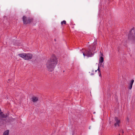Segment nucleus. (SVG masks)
<instances>
[{"label":"nucleus","mask_w":135,"mask_h":135,"mask_svg":"<svg viewBox=\"0 0 135 135\" xmlns=\"http://www.w3.org/2000/svg\"><path fill=\"white\" fill-rule=\"evenodd\" d=\"M134 80H132L130 82L129 86H128V88L129 89H131L132 86L134 82Z\"/></svg>","instance_id":"8"},{"label":"nucleus","mask_w":135,"mask_h":135,"mask_svg":"<svg viewBox=\"0 0 135 135\" xmlns=\"http://www.w3.org/2000/svg\"><path fill=\"white\" fill-rule=\"evenodd\" d=\"M57 63V59L55 56H52L48 60L46 63V67L50 71H52Z\"/></svg>","instance_id":"1"},{"label":"nucleus","mask_w":135,"mask_h":135,"mask_svg":"<svg viewBox=\"0 0 135 135\" xmlns=\"http://www.w3.org/2000/svg\"><path fill=\"white\" fill-rule=\"evenodd\" d=\"M66 21L65 20H64L61 22V25H62L64 24H65L66 23Z\"/></svg>","instance_id":"11"},{"label":"nucleus","mask_w":135,"mask_h":135,"mask_svg":"<svg viewBox=\"0 0 135 135\" xmlns=\"http://www.w3.org/2000/svg\"><path fill=\"white\" fill-rule=\"evenodd\" d=\"M126 120L128 122H129V118L128 117H127V118H126Z\"/></svg>","instance_id":"12"},{"label":"nucleus","mask_w":135,"mask_h":135,"mask_svg":"<svg viewBox=\"0 0 135 135\" xmlns=\"http://www.w3.org/2000/svg\"><path fill=\"white\" fill-rule=\"evenodd\" d=\"M130 32L129 34H128V38H129V36H130Z\"/></svg>","instance_id":"13"},{"label":"nucleus","mask_w":135,"mask_h":135,"mask_svg":"<svg viewBox=\"0 0 135 135\" xmlns=\"http://www.w3.org/2000/svg\"><path fill=\"white\" fill-rule=\"evenodd\" d=\"M9 130H7L4 132L3 135H8L9 134Z\"/></svg>","instance_id":"10"},{"label":"nucleus","mask_w":135,"mask_h":135,"mask_svg":"<svg viewBox=\"0 0 135 135\" xmlns=\"http://www.w3.org/2000/svg\"><path fill=\"white\" fill-rule=\"evenodd\" d=\"M97 44L96 40L94 41V43L92 44V47H90L89 49H86L84 52L81 51L83 53V55L84 57L86 56L88 57H91L94 54V51L95 49V47Z\"/></svg>","instance_id":"2"},{"label":"nucleus","mask_w":135,"mask_h":135,"mask_svg":"<svg viewBox=\"0 0 135 135\" xmlns=\"http://www.w3.org/2000/svg\"><path fill=\"white\" fill-rule=\"evenodd\" d=\"M38 100V98L37 97H33L32 98V100L33 102H37V101Z\"/></svg>","instance_id":"9"},{"label":"nucleus","mask_w":135,"mask_h":135,"mask_svg":"<svg viewBox=\"0 0 135 135\" xmlns=\"http://www.w3.org/2000/svg\"><path fill=\"white\" fill-rule=\"evenodd\" d=\"M23 20L24 24H26L31 22L32 21V20L30 18L27 19L26 17L24 16L23 17Z\"/></svg>","instance_id":"6"},{"label":"nucleus","mask_w":135,"mask_h":135,"mask_svg":"<svg viewBox=\"0 0 135 135\" xmlns=\"http://www.w3.org/2000/svg\"><path fill=\"white\" fill-rule=\"evenodd\" d=\"M0 123H1L2 124V123H1V121H0Z\"/></svg>","instance_id":"16"},{"label":"nucleus","mask_w":135,"mask_h":135,"mask_svg":"<svg viewBox=\"0 0 135 135\" xmlns=\"http://www.w3.org/2000/svg\"><path fill=\"white\" fill-rule=\"evenodd\" d=\"M93 74H92V73H91V75H93Z\"/></svg>","instance_id":"14"},{"label":"nucleus","mask_w":135,"mask_h":135,"mask_svg":"<svg viewBox=\"0 0 135 135\" xmlns=\"http://www.w3.org/2000/svg\"><path fill=\"white\" fill-rule=\"evenodd\" d=\"M8 114H3L1 112V109H0V118L3 119V123L6 124L7 121L5 119H7L8 118Z\"/></svg>","instance_id":"4"},{"label":"nucleus","mask_w":135,"mask_h":135,"mask_svg":"<svg viewBox=\"0 0 135 135\" xmlns=\"http://www.w3.org/2000/svg\"><path fill=\"white\" fill-rule=\"evenodd\" d=\"M115 120L116 122L114 124V126L115 127L118 126H119V124L120 123L119 120L117 118L115 117Z\"/></svg>","instance_id":"7"},{"label":"nucleus","mask_w":135,"mask_h":135,"mask_svg":"<svg viewBox=\"0 0 135 135\" xmlns=\"http://www.w3.org/2000/svg\"><path fill=\"white\" fill-rule=\"evenodd\" d=\"M18 55L20 57L23 58L25 60L30 59H32V55L29 53H23L19 54Z\"/></svg>","instance_id":"3"},{"label":"nucleus","mask_w":135,"mask_h":135,"mask_svg":"<svg viewBox=\"0 0 135 135\" xmlns=\"http://www.w3.org/2000/svg\"><path fill=\"white\" fill-rule=\"evenodd\" d=\"M104 61V58L102 57H100L99 59V66L98 67V68L97 70H95V71L96 72L97 70H98L99 71H100L99 70V66H102L103 68L104 67V65L103 64H102L103 62Z\"/></svg>","instance_id":"5"},{"label":"nucleus","mask_w":135,"mask_h":135,"mask_svg":"<svg viewBox=\"0 0 135 135\" xmlns=\"http://www.w3.org/2000/svg\"><path fill=\"white\" fill-rule=\"evenodd\" d=\"M99 76H101V74H99Z\"/></svg>","instance_id":"15"},{"label":"nucleus","mask_w":135,"mask_h":135,"mask_svg":"<svg viewBox=\"0 0 135 135\" xmlns=\"http://www.w3.org/2000/svg\"><path fill=\"white\" fill-rule=\"evenodd\" d=\"M95 112H94V113H94V114H95Z\"/></svg>","instance_id":"17"}]
</instances>
